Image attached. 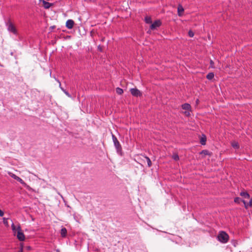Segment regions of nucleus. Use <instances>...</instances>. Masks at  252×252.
<instances>
[{
	"label": "nucleus",
	"mask_w": 252,
	"mask_h": 252,
	"mask_svg": "<svg viewBox=\"0 0 252 252\" xmlns=\"http://www.w3.org/2000/svg\"><path fill=\"white\" fill-rule=\"evenodd\" d=\"M67 230L65 227H63L61 230V235L62 237H65L66 235Z\"/></svg>",
	"instance_id": "obj_11"
},
{
	"label": "nucleus",
	"mask_w": 252,
	"mask_h": 252,
	"mask_svg": "<svg viewBox=\"0 0 252 252\" xmlns=\"http://www.w3.org/2000/svg\"><path fill=\"white\" fill-rule=\"evenodd\" d=\"M201 155H204V156H206V155H210V152H209V151L207 150H203L200 153Z\"/></svg>",
	"instance_id": "obj_21"
},
{
	"label": "nucleus",
	"mask_w": 252,
	"mask_h": 252,
	"mask_svg": "<svg viewBox=\"0 0 252 252\" xmlns=\"http://www.w3.org/2000/svg\"><path fill=\"white\" fill-rule=\"evenodd\" d=\"M11 228L13 233H14L15 235H16V233H17V226H15L14 224L13 223L11 225Z\"/></svg>",
	"instance_id": "obj_17"
},
{
	"label": "nucleus",
	"mask_w": 252,
	"mask_h": 252,
	"mask_svg": "<svg viewBox=\"0 0 252 252\" xmlns=\"http://www.w3.org/2000/svg\"><path fill=\"white\" fill-rule=\"evenodd\" d=\"M130 91L132 95L135 96H138L141 94L140 91L136 88L131 89Z\"/></svg>",
	"instance_id": "obj_7"
},
{
	"label": "nucleus",
	"mask_w": 252,
	"mask_h": 252,
	"mask_svg": "<svg viewBox=\"0 0 252 252\" xmlns=\"http://www.w3.org/2000/svg\"><path fill=\"white\" fill-rule=\"evenodd\" d=\"M8 174L11 177H12V178L17 180V181L19 182L24 187H28V185H27V184L21 178H20L18 176H16L15 174H14L12 173H11V172H8Z\"/></svg>",
	"instance_id": "obj_5"
},
{
	"label": "nucleus",
	"mask_w": 252,
	"mask_h": 252,
	"mask_svg": "<svg viewBox=\"0 0 252 252\" xmlns=\"http://www.w3.org/2000/svg\"><path fill=\"white\" fill-rule=\"evenodd\" d=\"M145 21L147 24H151L152 22V19L150 17L146 16L145 18Z\"/></svg>",
	"instance_id": "obj_20"
},
{
	"label": "nucleus",
	"mask_w": 252,
	"mask_h": 252,
	"mask_svg": "<svg viewBox=\"0 0 252 252\" xmlns=\"http://www.w3.org/2000/svg\"><path fill=\"white\" fill-rule=\"evenodd\" d=\"M234 202L236 203L239 204L241 202L243 201L246 208H247L248 204L244 200H242V199L240 197H235L234 199Z\"/></svg>",
	"instance_id": "obj_9"
},
{
	"label": "nucleus",
	"mask_w": 252,
	"mask_h": 252,
	"mask_svg": "<svg viewBox=\"0 0 252 252\" xmlns=\"http://www.w3.org/2000/svg\"><path fill=\"white\" fill-rule=\"evenodd\" d=\"M74 25L73 20L71 19L68 20L66 22V27L68 29H71L73 28Z\"/></svg>",
	"instance_id": "obj_8"
},
{
	"label": "nucleus",
	"mask_w": 252,
	"mask_h": 252,
	"mask_svg": "<svg viewBox=\"0 0 252 252\" xmlns=\"http://www.w3.org/2000/svg\"><path fill=\"white\" fill-rule=\"evenodd\" d=\"M232 146L235 149H238L239 148V145L238 142H233L231 143Z\"/></svg>",
	"instance_id": "obj_19"
},
{
	"label": "nucleus",
	"mask_w": 252,
	"mask_h": 252,
	"mask_svg": "<svg viewBox=\"0 0 252 252\" xmlns=\"http://www.w3.org/2000/svg\"><path fill=\"white\" fill-rule=\"evenodd\" d=\"M112 137L114 145L117 150V153H119L122 151L121 145L119 141L118 140L117 137L114 134H112Z\"/></svg>",
	"instance_id": "obj_3"
},
{
	"label": "nucleus",
	"mask_w": 252,
	"mask_h": 252,
	"mask_svg": "<svg viewBox=\"0 0 252 252\" xmlns=\"http://www.w3.org/2000/svg\"><path fill=\"white\" fill-rule=\"evenodd\" d=\"M214 77V74L213 72H210V73H209L207 76H206V78L208 79V80H211Z\"/></svg>",
	"instance_id": "obj_18"
},
{
	"label": "nucleus",
	"mask_w": 252,
	"mask_h": 252,
	"mask_svg": "<svg viewBox=\"0 0 252 252\" xmlns=\"http://www.w3.org/2000/svg\"><path fill=\"white\" fill-rule=\"evenodd\" d=\"M17 233H16V236L17 238L21 241H23L25 240V235L23 232L22 231L21 226L20 225L17 226Z\"/></svg>",
	"instance_id": "obj_4"
},
{
	"label": "nucleus",
	"mask_w": 252,
	"mask_h": 252,
	"mask_svg": "<svg viewBox=\"0 0 252 252\" xmlns=\"http://www.w3.org/2000/svg\"><path fill=\"white\" fill-rule=\"evenodd\" d=\"M188 34H189V36H190V37H193V35H194V33H193V32L192 31H189V32Z\"/></svg>",
	"instance_id": "obj_26"
},
{
	"label": "nucleus",
	"mask_w": 252,
	"mask_h": 252,
	"mask_svg": "<svg viewBox=\"0 0 252 252\" xmlns=\"http://www.w3.org/2000/svg\"><path fill=\"white\" fill-rule=\"evenodd\" d=\"M172 158L174 160L177 161V160H178L179 159V156L177 154H174L172 156Z\"/></svg>",
	"instance_id": "obj_24"
},
{
	"label": "nucleus",
	"mask_w": 252,
	"mask_h": 252,
	"mask_svg": "<svg viewBox=\"0 0 252 252\" xmlns=\"http://www.w3.org/2000/svg\"><path fill=\"white\" fill-rule=\"evenodd\" d=\"M249 204L250 206H252V199L250 200Z\"/></svg>",
	"instance_id": "obj_28"
},
{
	"label": "nucleus",
	"mask_w": 252,
	"mask_h": 252,
	"mask_svg": "<svg viewBox=\"0 0 252 252\" xmlns=\"http://www.w3.org/2000/svg\"><path fill=\"white\" fill-rule=\"evenodd\" d=\"M5 25L9 32H12L15 35L17 34V31L13 24L11 22L10 19L5 22Z\"/></svg>",
	"instance_id": "obj_1"
},
{
	"label": "nucleus",
	"mask_w": 252,
	"mask_h": 252,
	"mask_svg": "<svg viewBox=\"0 0 252 252\" xmlns=\"http://www.w3.org/2000/svg\"><path fill=\"white\" fill-rule=\"evenodd\" d=\"M240 195L245 198H249L250 197L249 194L247 192H241Z\"/></svg>",
	"instance_id": "obj_15"
},
{
	"label": "nucleus",
	"mask_w": 252,
	"mask_h": 252,
	"mask_svg": "<svg viewBox=\"0 0 252 252\" xmlns=\"http://www.w3.org/2000/svg\"><path fill=\"white\" fill-rule=\"evenodd\" d=\"M18 252H23V248L22 247H21L20 249V250H19Z\"/></svg>",
	"instance_id": "obj_29"
},
{
	"label": "nucleus",
	"mask_w": 252,
	"mask_h": 252,
	"mask_svg": "<svg viewBox=\"0 0 252 252\" xmlns=\"http://www.w3.org/2000/svg\"><path fill=\"white\" fill-rule=\"evenodd\" d=\"M184 11V9L183 7L181 5H179L178 7V12L179 16H181Z\"/></svg>",
	"instance_id": "obj_13"
},
{
	"label": "nucleus",
	"mask_w": 252,
	"mask_h": 252,
	"mask_svg": "<svg viewBox=\"0 0 252 252\" xmlns=\"http://www.w3.org/2000/svg\"><path fill=\"white\" fill-rule=\"evenodd\" d=\"M58 82L60 83V88L61 89V90L63 92V93L68 97H71V95L70 94L68 93V92H67L65 90H64L63 88L62 87H61V83L60 82V81L59 80H58Z\"/></svg>",
	"instance_id": "obj_14"
},
{
	"label": "nucleus",
	"mask_w": 252,
	"mask_h": 252,
	"mask_svg": "<svg viewBox=\"0 0 252 252\" xmlns=\"http://www.w3.org/2000/svg\"><path fill=\"white\" fill-rule=\"evenodd\" d=\"M144 158L147 162L148 167H151L152 166V161H151V159H150V158L146 156H145Z\"/></svg>",
	"instance_id": "obj_16"
},
{
	"label": "nucleus",
	"mask_w": 252,
	"mask_h": 252,
	"mask_svg": "<svg viewBox=\"0 0 252 252\" xmlns=\"http://www.w3.org/2000/svg\"><path fill=\"white\" fill-rule=\"evenodd\" d=\"M213 63H214V62H213V61H212V60H211V61H210V64H211V65H212Z\"/></svg>",
	"instance_id": "obj_30"
},
{
	"label": "nucleus",
	"mask_w": 252,
	"mask_h": 252,
	"mask_svg": "<svg viewBox=\"0 0 252 252\" xmlns=\"http://www.w3.org/2000/svg\"><path fill=\"white\" fill-rule=\"evenodd\" d=\"M43 3H44V7L45 8H49V7H50V6L51 5V4L50 3L46 2L45 1H43Z\"/></svg>",
	"instance_id": "obj_23"
},
{
	"label": "nucleus",
	"mask_w": 252,
	"mask_h": 252,
	"mask_svg": "<svg viewBox=\"0 0 252 252\" xmlns=\"http://www.w3.org/2000/svg\"><path fill=\"white\" fill-rule=\"evenodd\" d=\"M160 25L161 22L159 20H156L151 24L150 28L151 30H155L156 28L159 27Z\"/></svg>",
	"instance_id": "obj_6"
},
{
	"label": "nucleus",
	"mask_w": 252,
	"mask_h": 252,
	"mask_svg": "<svg viewBox=\"0 0 252 252\" xmlns=\"http://www.w3.org/2000/svg\"><path fill=\"white\" fill-rule=\"evenodd\" d=\"M116 93L119 94H122L124 92L123 90L119 87L116 88Z\"/></svg>",
	"instance_id": "obj_22"
},
{
	"label": "nucleus",
	"mask_w": 252,
	"mask_h": 252,
	"mask_svg": "<svg viewBox=\"0 0 252 252\" xmlns=\"http://www.w3.org/2000/svg\"><path fill=\"white\" fill-rule=\"evenodd\" d=\"M4 215V213L0 209V217H2Z\"/></svg>",
	"instance_id": "obj_27"
},
{
	"label": "nucleus",
	"mask_w": 252,
	"mask_h": 252,
	"mask_svg": "<svg viewBox=\"0 0 252 252\" xmlns=\"http://www.w3.org/2000/svg\"><path fill=\"white\" fill-rule=\"evenodd\" d=\"M228 234L223 231L221 232L218 236L219 241L223 243H225L228 241Z\"/></svg>",
	"instance_id": "obj_2"
},
{
	"label": "nucleus",
	"mask_w": 252,
	"mask_h": 252,
	"mask_svg": "<svg viewBox=\"0 0 252 252\" xmlns=\"http://www.w3.org/2000/svg\"><path fill=\"white\" fill-rule=\"evenodd\" d=\"M182 108L183 109L189 110L190 109L191 106L188 103H185L182 105Z\"/></svg>",
	"instance_id": "obj_12"
},
{
	"label": "nucleus",
	"mask_w": 252,
	"mask_h": 252,
	"mask_svg": "<svg viewBox=\"0 0 252 252\" xmlns=\"http://www.w3.org/2000/svg\"><path fill=\"white\" fill-rule=\"evenodd\" d=\"M206 142V137L204 134H202L200 139V143L202 145H205Z\"/></svg>",
	"instance_id": "obj_10"
},
{
	"label": "nucleus",
	"mask_w": 252,
	"mask_h": 252,
	"mask_svg": "<svg viewBox=\"0 0 252 252\" xmlns=\"http://www.w3.org/2000/svg\"><path fill=\"white\" fill-rule=\"evenodd\" d=\"M3 223H4L5 225H8L7 219H6V218H3Z\"/></svg>",
	"instance_id": "obj_25"
}]
</instances>
